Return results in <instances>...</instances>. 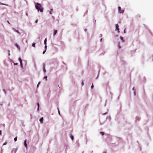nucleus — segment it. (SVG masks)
Returning <instances> with one entry per match:
<instances>
[{
  "mask_svg": "<svg viewBox=\"0 0 153 153\" xmlns=\"http://www.w3.org/2000/svg\"><path fill=\"white\" fill-rule=\"evenodd\" d=\"M44 79H45V80L46 81L47 80V76H45L43 78Z\"/></svg>",
  "mask_w": 153,
  "mask_h": 153,
  "instance_id": "obj_20",
  "label": "nucleus"
},
{
  "mask_svg": "<svg viewBox=\"0 0 153 153\" xmlns=\"http://www.w3.org/2000/svg\"><path fill=\"white\" fill-rule=\"evenodd\" d=\"M32 46L33 47H35V43L34 42L32 44Z\"/></svg>",
  "mask_w": 153,
  "mask_h": 153,
  "instance_id": "obj_21",
  "label": "nucleus"
},
{
  "mask_svg": "<svg viewBox=\"0 0 153 153\" xmlns=\"http://www.w3.org/2000/svg\"><path fill=\"white\" fill-rule=\"evenodd\" d=\"M70 137L72 140H73L74 139V137L73 135H72L71 134H70Z\"/></svg>",
  "mask_w": 153,
  "mask_h": 153,
  "instance_id": "obj_14",
  "label": "nucleus"
},
{
  "mask_svg": "<svg viewBox=\"0 0 153 153\" xmlns=\"http://www.w3.org/2000/svg\"><path fill=\"white\" fill-rule=\"evenodd\" d=\"M76 144L77 145V146H79V140H77L76 142Z\"/></svg>",
  "mask_w": 153,
  "mask_h": 153,
  "instance_id": "obj_19",
  "label": "nucleus"
},
{
  "mask_svg": "<svg viewBox=\"0 0 153 153\" xmlns=\"http://www.w3.org/2000/svg\"><path fill=\"white\" fill-rule=\"evenodd\" d=\"M87 29H85V32H86L87 31Z\"/></svg>",
  "mask_w": 153,
  "mask_h": 153,
  "instance_id": "obj_45",
  "label": "nucleus"
},
{
  "mask_svg": "<svg viewBox=\"0 0 153 153\" xmlns=\"http://www.w3.org/2000/svg\"><path fill=\"white\" fill-rule=\"evenodd\" d=\"M7 22H8L9 24H10V22H9L8 21H7Z\"/></svg>",
  "mask_w": 153,
  "mask_h": 153,
  "instance_id": "obj_46",
  "label": "nucleus"
},
{
  "mask_svg": "<svg viewBox=\"0 0 153 153\" xmlns=\"http://www.w3.org/2000/svg\"><path fill=\"white\" fill-rule=\"evenodd\" d=\"M7 51H8V55L9 56H10V51L9 50H8Z\"/></svg>",
  "mask_w": 153,
  "mask_h": 153,
  "instance_id": "obj_31",
  "label": "nucleus"
},
{
  "mask_svg": "<svg viewBox=\"0 0 153 153\" xmlns=\"http://www.w3.org/2000/svg\"><path fill=\"white\" fill-rule=\"evenodd\" d=\"M102 51V50H100V51Z\"/></svg>",
  "mask_w": 153,
  "mask_h": 153,
  "instance_id": "obj_48",
  "label": "nucleus"
},
{
  "mask_svg": "<svg viewBox=\"0 0 153 153\" xmlns=\"http://www.w3.org/2000/svg\"><path fill=\"white\" fill-rule=\"evenodd\" d=\"M132 90L134 91V95H136V91L134 87H133L132 88Z\"/></svg>",
  "mask_w": 153,
  "mask_h": 153,
  "instance_id": "obj_15",
  "label": "nucleus"
},
{
  "mask_svg": "<svg viewBox=\"0 0 153 153\" xmlns=\"http://www.w3.org/2000/svg\"><path fill=\"white\" fill-rule=\"evenodd\" d=\"M36 9L38 10V12L40 11L42 12L43 11V8L42 7L41 4L38 3H35Z\"/></svg>",
  "mask_w": 153,
  "mask_h": 153,
  "instance_id": "obj_1",
  "label": "nucleus"
},
{
  "mask_svg": "<svg viewBox=\"0 0 153 153\" xmlns=\"http://www.w3.org/2000/svg\"><path fill=\"white\" fill-rule=\"evenodd\" d=\"M19 60L20 62V66L22 68H23V64L22 62V61L20 57H19Z\"/></svg>",
  "mask_w": 153,
  "mask_h": 153,
  "instance_id": "obj_4",
  "label": "nucleus"
},
{
  "mask_svg": "<svg viewBox=\"0 0 153 153\" xmlns=\"http://www.w3.org/2000/svg\"><path fill=\"white\" fill-rule=\"evenodd\" d=\"M118 10L119 12L120 13H123L124 11V10H121V7H118Z\"/></svg>",
  "mask_w": 153,
  "mask_h": 153,
  "instance_id": "obj_3",
  "label": "nucleus"
},
{
  "mask_svg": "<svg viewBox=\"0 0 153 153\" xmlns=\"http://www.w3.org/2000/svg\"><path fill=\"white\" fill-rule=\"evenodd\" d=\"M2 126H3V127H5V124H2Z\"/></svg>",
  "mask_w": 153,
  "mask_h": 153,
  "instance_id": "obj_37",
  "label": "nucleus"
},
{
  "mask_svg": "<svg viewBox=\"0 0 153 153\" xmlns=\"http://www.w3.org/2000/svg\"><path fill=\"white\" fill-rule=\"evenodd\" d=\"M84 82H83L82 81V83H81V84H82V86L84 85Z\"/></svg>",
  "mask_w": 153,
  "mask_h": 153,
  "instance_id": "obj_35",
  "label": "nucleus"
},
{
  "mask_svg": "<svg viewBox=\"0 0 153 153\" xmlns=\"http://www.w3.org/2000/svg\"><path fill=\"white\" fill-rule=\"evenodd\" d=\"M0 135H1V130H0Z\"/></svg>",
  "mask_w": 153,
  "mask_h": 153,
  "instance_id": "obj_38",
  "label": "nucleus"
},
{
  "mask_svg": "<svg viewBox=\"0 0 153 153\" xmlns=\"http://www.w3.org/2000/svg\"><path fill=\"white\" fill-rule=\"evenodd\" d=\"M45 51H44L43 52H42V53L43 54H44L45 53V52L46 51V50H47V48H45Z\"/></svg>",
  "mask_w": 153,
  "mask_h": 153,
  "instance_id": "obj_27",
  "label": "nucleus"
},
{
  "mask_svg": "<svg viewBox=\"0 0 153 153\" xmlns=\"http://www.w3.org/2000/svg\"><path fill=\"white\" fill-rule=\"evenodd\" d=\"M53 10L52 9H51V10L50 11V12H49V13L50 14H52V11Z\"/></svg>",
  "mask_w": 153,
  "mask_h": 153,
  "instance_id": "obj_23",
  "label": "nucleus"
},
{
  "mask_svg": "<svg viewBox=\"0 0 153 153\" xmlns=\"http://www.w3.org/2000/svg\"><path fill=\"white\" fill-rule=\"evenodd\" d=\"M17 137H15L14 138V140L15 141H16L17 140Z\"/></svg>",
  "mask_w": 153,
  "mask_h": 153,
  "instance_id": "obj_26",
  "label": "nucleus"
},
{
  "mask_svg": "<svg viewBox=\"0 0 153 153\" xmlns=\"http://www.w3.org/2000/svg\"><path fill=\"white\" fill-rule=\"evenodd\" d=\"M102 39H100V42H102Z\"/></svg>",
  "mask_w": 153,
  "mask_h": 153,
  "instance_id": "obj_44",
  "label": "nucleus"
},
{
  "mask_svg": "<svg viewBox=\"0 0 153 153\" xmlns=\"http://www.w3.org/2000/svg\"><path fill=\"white\" fill-rule=\"evenodd\" d=\"M13 30L15 32H16V33H18V34H20V33L19 32L15 29V28H13Z\"/></svg>",
  "mask_w": 153,
  "mask_h": 153,
  "instance_id": "obj_13",
  "label": "nucleus"
},
{
  "mask_svg": "<svg viewBox=\"0 0 153 153\" xmlns=\"http://www.w3.org/2000/svg\"><path fill=\"white\" fill-rule=\"evenodd\" d=\"M24 145L27 148V140H25L24 142Z\"/></svg>",
  "mask_w": 153,
  "mask_h": 153,
  "instance_id": "obj_12",
  "label": "nucleus"
},
{
  "mask_svg": "<svg viewBox=\"0 0 153 153\" xmlns=\"http://www.w3.org/2000/svg\"><path fill=\"white\" fill-rule=\"evenodd\" d=\"M51 53H54V52H53L54 51H55V52L56 51V48H51Z\"/></svg>",
  "mask_w": 153,
  "mask_h": 153,
  "instance_id": "obj_8",
  "label": "nucleus"
},
{
  "mask_svg": "<svg viewBox=\"0 0 153 153\" xmlns=\"http://www.w3.org/2000/svg\"><path fill=\"white\" fill-rule=\"evenodd\" d=\"M106 119H108L109 120H110L111 118L110 116H109L107 117Z\"/></svg>",
  "mask_w": 153,
  "mask_h": 153,
  "instance_id": "obj_18",
  "label": "nucleus"
},
{
  "mask_svg": "<svg viewBox=\"0 0 153 153\" xmlns=\"http://www.w3.org/2000/svg\"><path fill=\"white\" fill-rule=\"evenodd\" d=\"M107 114V112H105L103 114V115H105L106 114Z\"/></svg>",
  "mask_w": 153,
  "mask_h": 153,
  "instance_id": "obj_41",
  "label": "nucleus"
},
{
  "mask_svg": "<svg viewBox=\"0 0 153 153\" xmlns=\"http://www.w3.org/2000/svg\"><path fill=\"white\" fill-rule=\"evenodd\" d=\"M0 105H2V104H0Z\"/></svg>",
  "mask_w": 153,
  "mask_h": 153,
  "instance_id": "obj_50",
  "label": "nucleus"
},
{
  "mask_svg": "<svg viewBox=\"0 0 153 153\" xmlns=\"http://www.w3.org/2000/svg\"><path fill=\"white\" fill-rule=\"evenodd\" d=\"M3 92H4L5 94H6V90H5V89H3Z\"/></svg>",
  "mask_w": 153,
  "mask_h": 153,
  "instance_id": "obj_25",
  "label": "nucleus"
},
{
  "mask_svg": "<svg viewBox=\"0 0 153 153\" xmlns=\"http://www.w3.org/2000/svg\"><path fill=\"white\" fill-rule=\"evenodd\" d=\"M37 106H38V108H37V111H38L39 110V104L38 102L37 103Z\"/></svg>",
  "mask_w": 153,
  "mask_h": 153,
  "instance_id": "obj_17",
  "label": "nucleus"
},
{
  "mask_svg": "<svg viewBox=\"0 0 153 153\" xmlns=\"http://www.w3.org/2000/svg\"><path fill=\"white\" fill-rule=\"evenodd\" d=\"M38 20H36L35 21V22L36 23H37V22H38Z\"/></svg>",
  "mask_w": 153,
  "mask_h": 153,
  "instance_id": "obj_40",
  "label": "nucleus"
},
{
  "mask_svg": "<svg viewBox=\"0 0 153 153\" xmlns=\"http://www.w3.org/2000/svg\"><path fill=\"white\" fill-rule=\"evenodd\" d=\"M120 38L121 40L123 42H124V40L123 39V38L122 37H120Z\"/></svg>",
  "mask_w": 153,
  "mask_h": 153,
  "instance_id": "obj_22",
  "label": "nucleus"
},
{
  "mask_svg": "<svg viewBox=\"0 0 153 153\" xmlns=\"http://www.w3.org/2000/svg\"><path fill=\"white\" fill-rule=\"evenodd\" d=\"M0 105H2V104H0Z\"/></svg>",
  "mask_w": 153,
  "mask_h": 153,
  "instance_id": "obj_51",
  "label": "nucleus"
},
{
  "mask_svg": "<svg viewBox=\"0 0 153 153\" xmlns=\"http://www.w3.org/2000/svg\"><path fill=\"white\" fill-rule=\"evenodd\" d=\"M102 153H106V152L105 151L102 152Z\"/></svg>",
  "mask_w": 153,
  "mask_h": 153,
  "instance_id": "obj_43",
  "label": "nucleus"
},
{
  "mask_svg": "<svg viewBox=\"0 0 153 153\" xmlns=\"http://www.w3.org/2000/svg\"><path fill=\"white\" fill-rule=\"evenodd\" d=\"M15 65H18V63H14Z\"/></svg>",
  "mask_w": 153,
  "mask_h": 153,
  "instance_id": "obj_39",
  "label": "nucleus"
},
{
  "mask_svg": "<svg viewBox=\"0 0 153 153\" xmlns=\"http://www.w3.org/2000/svg\"><path fill=\"white\" fill-rule=\"evenodd\" d=\"M7 144V142H5L3 144V146L6 145Z\"/></svg>",
  "mask_w": 153,
  "mask_h": 153,
  "instance_id": "obj_34",
  "label": "nucleus"
},
{
  "mask_svg": "<svg viewBox=\"0 0 153 153\" xmlns=\"http://www.w3.org/2000/svg\"><path fill=\"white\" fill-rule=\"evenodd\" d=\"M123 32H124V33H126V30L125 29L124 31H123Z\"/></svg>",
  "mask_w": 153,
  "mask_h": 153,
  "instance_id": "obj_42",
  "label": "nucleus"
},
{
  "mask_svg": "<svg viewBox=\"0 0 153 153\" xmlns=\"http://www.w3.org/2000/svg\"><path fill=\"white\" fill-rule=\"evenodd\" d=\"M100 72V70H99V71H98V75L97 76V77L96 78V79H97V78H98V77L99 75V74Z\"/></svg>",
  "mask_w": 153,
  "mask_h": 153,
  "instance_id": "obj_28",
  "label": "nucleus"
},
{
  "mask_svg": "<svg viewBox=\"0 0 153 153\" xmlns=\"http://www.w3.org/2000/svg\"><path fill=\"white\" fill-rule=\"evenodd\" d=\"M84 151H83V152H82V153H84Z\"/></svg>",
  "mask_w": 153,
  "mask_h": 153,
  "instance_id": "obj_52",
  "label": "nucleus"
},
{
  "mask_svg": "<svg viewBox=\"0 0 153 153\" xmlns=\"http://www.w3.org/2000/svg\"><path fill=\"white\" fill-rule=\"evenodd\" d=\"M43 117H41L39 119V121L41 123H43Z\"/></svg>",
  "mask_w": 153,
  "mask_h": 153,
  "instance_id": "obj_10",
  "label": "nucleus"
},
{
  "mask_svg": "<svg viewBox=\"0 0 153 153\" xmlns=\"http://www.w3.org/2000/svg\"><path fill=\"white\" fill-rule=\"evenodd\" d=\"M152 61H153V56Z\"/></svg>",
  "mask_w": 153,
  "mask_h": 153,
  "instance_id": "obj_53",
  "label": "nucleus"
},
{
  "mask_svg": "<svg viewBox=\"0 0 153 153\" xmlns=\"http://www.w3.org/2000/svg\"><path fill=\"white\" fill-rule=\"evenodd\" d=\"M57 32V30H55L54 31V32L53 33V36H55Z\"/></svg>",
  "mask_w": 153,
  "mask_h": 153,
  "instance_id": "obj_16",
  "label": "nucleus"
},
{
  "mask_svg": "<svg viewBox=\"0 0 153 153\" xmlns=\"http://www.w3.org/2000/svg\"><path fill=\"white\" fill-rule=\"evenodd\" d=\"M26 15L27 16H28V14H27V13H26Z\"/></svg>",
  "mask_w": 153,
  "mask_h": 153,
  "instance_id": "obj_47",
  "label": "nucleus"
},
{
  "mask_svg": "<svg viewBox=\"0 0 153 153\" xmlns=\"http://www.w3.org/2000/svg\"><path fill=\"white\" fill-rule=\"evenodd\" d=\"M15 45L17 48H19L18 44H16Z\"/></svg>",
  "mask_w": 153,
  "mask_h": 153,
  "instance_id": "obj_29",
  "label": "nucleus"
},
{
  "mask_svg": "<svg viewBox=\"0 0 153 153\" xmlns=\"http://www.w3.org/2000/svg\"><path fill=\"white\" fill-rule=\"evenodd\" d=\"M100 124H101V125H102V124H103V123H100Z\"/></svg>",
  "mask_w": 153,
  "mask_h": 153,
  "instance_id": "obj_49",
  "label": "nucleus"
},
{
  "mask_svg": "<svg viewBox=\"0 0 153 153\" xmlns=\"http://www.w3.org/2000/svg\"><path fill=\"white\" fill-rule=\"evenodd\" d=\"M18 150L17 148L13 149L11 152V153H16V151Z\"/></svg>",
  "mask_w": 153,
  "mask_h": 153,
  "instance_id": "obj_7",
  "label": "nucleus"
},
{
  "mask_svg": "<svg viewBox=\"0 0 153 153\" xmlns=\"http://www.w3.org/2000/svg\"><path fill=\"white\" fill-rule=\"evenodd\" d=\"M140 117H136V118H135V121H139L140 120Z\"/></svg>",
  "mask_w": 153,
  "mask_h": 153,
  "instance_id": "obj_11",
  "label": "nucleus"
},
{
  "mask_svg": "<svg viewBox=\"0 0 153 153\" xmlns=\"http://www.w3.org/2000/svg\"><path fill=\"white\" fill-rule=\"evenodd\" d=\"M45 63H43V71L44 72V73H45L46 72V70L45 68Z\"/></svg>",
  "mask_w": 153,
  "mask_h": 153,
  "instance_id": "obj_6",
  "label": "nucleus"
},
{
  "mask_svg": "<svg viewBox=\"0 0 153 153\" xmlns=\"http://www.w3.org/2000/svg\"><path fill=\"white\" fill-rule=\"evenodd\" d=\"M40 82H38V83L37 85V87H38L39 85V84H40Z\"/></svg>",
  "mask_w": 153,
  "mask_h": 153,
  "instance_id": "obj_30",
  "label": "nucleus"
},
{
  "mask_svg": "<svg viewBox=\"0 0 153 153\" xmlns=\"http://www.w3.org/2000/svg\"><path fill=\"white\" fill-rule=\"evenodd\" d=\"M0 4H1V5H6L5 4H3V3H1V2L0 3Z\"/></svg>",
  "mask_w": 153,
  "mask_h": 153,
  "instance_id": "obj_36",
  "label": "nucleus"
},
{
  "mask_svg": "<svg viewBox=\"0 0 153 153\" xmlns=\"http://www.w3.org/2000/svg\"><path fill=\"white\" fill-rule=\"evenodd\" d=\"M116 26V29L115 30H117L118 32L119 33L120 32L119 31V26L118 24H117L115 25Z\"/></svg>",
  "mask_w": 153,
  "mask_h": 153,
  "instance_id": "obj_5",
  "label": "nucleus"
},
{
  "mask_svg": "<svg viewBox=\"0 0 153 153\" xmlns=\"http://www.w3.org/2000/svg\"><path fill=\"white\" fill-rule=\"evenodd\" d=\"M46 42H47V38H46L45 39L44 41V44H45V45L44 48H47V45H46Z\"/></svg>",
  "mask_w": 153,
  "mask_h": 153,
  "instance_id": "obj_9",
  "label": "nucleus"
},
{
  "mask_svg": "<svg viewBox=\"0 0 153 153\" xmlns=\"http://www.w3.org/2000/svg\"><path fill=\"white\" fill-rule=\"evenodd\" d=\"M19 51L21 52L22 53L25 52L26 51L25 48H18Z\"/></svg>",
  "mask_w": 153,
  "mask_h": 153,
  "instance_id": "obj_2",
  "label": "nucleus"
},
{
  "mask_svg": "<svg viewBox=\"0 0 153 153\" xmlns=\"http://www.w3.org/2000/svg\"><path fill=\"white\" fill-rule=\"evenodd\" d=\"M93 88H94V85H93V84H92V85L91 86V89H92Z\"/></svg>",
  "mask_w": 153,
  "mask_h": 153,
  "instance_id": "obj_32",
  "label": "nucleus"
},
{
  "mask_svg": "<svg viewBox=\"0 0 153 153\" xmlns=\"http://www.w3.org/2000/svg\"><path fill=\"white\" fill-rule=\"evenodd\" d=\"M57 109H58V110L59 114L60 115V111H59V108H57Z\"/></svg>",
  "mask_w": 153,
  "mask_h": 153,
  "instance_id": "obj_33",
  "label": "nucleus"
},
{
  "mask_svg": "<svg viewBox=\"0 0 153 153\" xmlns=\"http://www.w3.org/2000/svg\"><path fill=\"white\" fill-rule=\"evenodd\" d=\"M100 133L102 134V136L104 135V133L103 132H102V131H101L100 132Z\"/></svg>",
  "mask_w": 153,
  "mask_h": 153,
  "instance_id": "obj_24",
  "label": "nucleus"
},
{
  "mask_svg": "<svg viewBox=\"0 0 153 153\" xmlns=\"http://www.w3.org/2000/svg\"><path fill=\"white\" fill-rule=\"evenodd\" d=\"M100 55H101V53H100Z\"/></svg>",
  "mask_w": 153,
  "mask_h": 153,
  "instance_id": "obj_54",
  "label": "nucleus"
}]
</instances>
